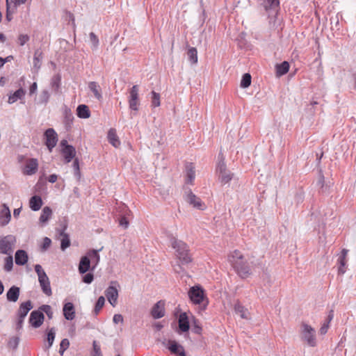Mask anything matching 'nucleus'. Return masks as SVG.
<instances>
[{"label": "nucleus", "mask_w": 356, "mask_h": 356, "mask_svg": "<svg viewBox=\"0 0 356 356\" xmlns=\"http://www.w3.org/2000/svg\"><path fill=\"white\" fill-rule=\"evenodd\" d=\"M11 219V213L6 204H3L0 210V226L5 227Z\"/></svg>", "instance_id": "nucleus-17"}, {"label": "nucleus", "mask_w": 356, "mask_h": 356, "mask_svg": "<svg viewBox=\"0 0 356 356\" xmlns=\"http://www.w3.org/2000/svg\"><path fill=\"white\" fill-rule=\"evenodd\" d=\"M76 115L79 118L87 119L90 117V111L86 104H80L76 108Z\"/></svg>", "instance_id": "nucleus-29"}, {"label": "nucleus", "mask_w": 356, "mask_h": 356, "mask_svg": "<svg viewBox=\"0 0 356 356\" xmlns=\"http://www.w3.org/2000/svg\"><path fill=\"white\" fill-rule=\"evenodd\" d=\"M252 77L249 73H245L241 78L240 86L243 88H247L251 85Z\"/></svg>", "instance_id": "nucleus-46"}, {"label": "nucleus", "mask_w": 356, "mask_h": 356, "mask_svg": "<svg viewBox=\"0 0 356 356\" xmlns=\"http://www.w3.org/2000/svg\"><path fill=\"white\" fill-rule=\"evenodd\" d=\"M88 88L93 93L95 98L98 100L102 99V89L98 83L95 81H90L88 83Z\"/></svg>", "instance_id": "nucleus-33"}, {"label": "nucleus", "mask_w": 356, "mask_h": 356, "mask_svg": "<svg viewBox=\"0 0 356 356\" xmlns=\"http://www.w3.org/2000/svg\"><path fill=\"white\" fill-rule=\"evenodd\" d=\"M190 300L194 305H203V309H205L209 304L206 291L200 284L191 286L188 292Z\"/></svg>", "instance_id": "nucleus-3"}, {"label": "nucleus", "mask_w": 356, "mask_h": 356, "mask_svg": "<svg viewBox=\"0 0 356 356\" xmlns=\"http://www.w3.org/2000/svg\"><path fill=\"white\" fill-rule=\"evenodd\" d=\"M51 240L49 237H44L40 246L42 251H46L51 245Z\"/></svg>", "instance_id": "nucleus-57"}, {"label": "nucleus", "mask_w": 356, "mask_h": 356, "mask_svg": "<svg viewBox=\"0 0 356 356\" xmlns=\"http://www.w3.org/2000/svg\"><path fill=\"white\" fill-rule=\"evenodd\" d=\"M195 168L193 165V163H187L186 165V177H187V182L191 183L195 176Z\"/></svg>", "instance_id": "nucleus-41"}, {"label": "nucleus", "mask_w": 356, "mask_h": 356, "mask_svg": "<svg viewBox=\"0 0 356 356\" xmlns=\"http://www.w3.org/2000/svg\"><path fill=\"white\" fill-rule=\"evenodd\" d=\"M108 142L115 147H118L120 145V141L116 134V130L111 128L107 135Z\"/></svg>", "instance_id": "nucleus-31"}, {"label": "nucleus", "mask_w": 356, "mask_h": 356, "mask_svg": "<svg viewBox=\"0 0 356 356\" xmlns=\"http://www.w3.org/2000/svg\"><path fill=\"white\" fill-rule=\"evenodd\" d=\"M116 283V282H111V284L105 291V296L113 307L116 305L118 298V291L116 286L113 285Z\"/></svg>", "instance_id": "nucleus-12"}, {"label": "nucleus", "mask_w": 356, "mask_h": 356, "mask_svg": "<svg viewBox=\"0 0 356 356\" xmlns=\"http://www.w3.org/2000/svg\"><path fill=\"white\" fill-rule=\"evenodd\" d=\"M17 242L14 235L8 234L0 236V253L3 254H11Z\"/></svg>", "instance_id": "nucleus-6"}, {"label": "nucleus", "mask_w": 356, "mask_h": 356, "mask_svg": "<svg viewBox=\"0 0 356 356\" xmlns=\"http://www.w3.org/2000/svg\"><path fill=\"white\" fill-rule=\"evenodd\" d=\"M26 95V90L23 88H19L13 94L8 96V103L12 104L17 100H22Z\"/></svg>", "instance_id": "nucleus-27"}, {"label": "nucleus", "mask_w": 356, "mask_h": 356, "mask_svg": "<svg viewBox=\"0 0 356 356\" xmlns=\"http://www.w3.org/2000/svg\"><path fill=\"white\" fill-rule=\"evenodd\" d=\"M63 314L66 320H73L75 317V308L74 304L71 302H65L63 305Z\"/></svg>", "instance_id": "nucleus-20"}, {"label": "nucleus", "mask_w": 356, "mask_h": 356, "mask_svg": "<svg viewBox=\"0 0 356 356\" xmlns=\"http://www.w3.org/2000/svg\"><path fill=\"white\" fill-rule=\"evenodd\" d=\"M3 269L6 272H10L13 268V257L12 254H8L4 259Z\"/></svg>", "instance_id": "nucleus-45"}, {"label": "nucleus", "mask_w": 356, "mask_h": 356, "mask_svg": "<svg viewBox=\"0 0 356 356\" xmlns=\"http://www.w3.org/2000/svg\"><path fill=\"white\" fill-rule=\"evenodd\" d=\"M190 330V321L188 316L186 312H182L178 317V327L175 331L179 334L188 332Z\"/></svg>", "instance_id": "nucleus-11"}, {"label": "nucleus", "mask_w": 356, "mask_h": 356, "mask_svg": "<svg viewBox=\"0 0 356 356\" xmlns=\"http://www.w3.org/2000/svg\"><path fill=\"white\" fill-rule=\"evenodd\" d=\"M300 337L310 347L316 346V330L311 325L302 322L300 325Z\"/></svg>", "instance_id": "nucleus-4"}, {"label": "nucleus", "mask_w": 356, "mask_h": 356, "mask_svg": "<svg viewBox=\"0 0 356 356\" xmlns=\"http://www.w3.org/2000/svg\"><path fill=\"white\" fill-rule=\"evenodd\" d=\"M104 304H105L104 297L102 296H99L98 298V299L97 300L95 305V308L93 310V313L95 315L97 316L99 313L100 310L102 309Z\"/></svg>", "instance_id": "nucleus-44"}, {"label": "nucleus", "mask_w": 356, "mask_h": 356, "mask_svg": "<svg viewBox=\"0 0 356 356\" xmlns=\"http://www.w3.org/2000/svg\"><path fill=\"white\" fill-rule=\"evenodd\" d=\"M52 215V210L49 207H44L42 211V213L40 217V222L42 224L47 223L50 219Z\"/></svg>", "instance_id": "nucleus-34"}, {"label": "nucleus", "mask_w": 356, "mask_h": 356, "mask_svg": "<svg viewBox=\"0 0 356 356\" xmlns=\"http://www.w3.org/2000/svg\"><path fill=\"white\" fill-rule=\"evenodd\" d=\"M289 63L287 61H283L280 64H276L275 70H276V76L280 77L284 74H286L289 70Z\"/></svg>", "instance_id": "nucleus-30"}, {"label": "nucleus", "mask_w": 356, "mask_h": 356, "mask_svg": "<svg viewBox=\"0 0 356 356\" xmlns=\"http://www.w3.org/2000/svg\"><path fill=\"white\" fill-rule=\"evenodd\" d=\"M234 312L238 314L242 318L247 319L248 310L245 309L239 301H237L234 305Z\"/></svg>", "instance_id": "nucleus-37"}, {"label": "nucleus", "mask_w": 356, "mask_h": 356, "mask_svg": "<svg viewBox=\"0 0 356 356\" xmlns=\"http://www.w3.org/2000/svg\"><path fill=\"white\" fill-rule=\"evenodd\" d=\"M92 266H91L90 259L87 254L84 256H82L81 257L78 268L79 273L83 275L88 271H92Z\"/></svg>", "instance_id": "nucleus-18"}, {"label": "nucleus", "mask_w": 356, "mask_h": 356, "mask_svg": "<svg viewBox=\"0 0 356 356\" xmlns=\"http://www.w3.org/2000/svg\"><path fill=\"white\" fill-rule=\"evenodd\" d=\"M138 91L139 88L137 85L133 86L129 90V107L134 111H138L140 105Z\"/></svg>", "instance_id": "nucleus-9"}, {"label": "nucleus", "mask_w": 356, "mask_h": 356, "mask_svg": "<svg viewBox=\"0 0 356 356\" xmlns=\"http://www.w3.org/2000/svg\"><path fill=\"white\" fill-rule=\"evenodd\" d=\"M219 161L216 165V173L218 177V181L222 185L228 184L234 177V173L227 169L224 158L220 154L218 155Z\"/></svg>", "instance_id": "nucleus-5"}, {"label": "nucleus", "mask_w": 356, "mask_h": 356, "mask_svg": "<svg viewBox=\"0 0 356 356\" xmlns=\"http://www.w3.org/2000/svg\"><path fill=\"white\" fill-rule=\"evenodd\" d=\"M317 185L320 187L321 188V193H325L327 191V185L325 184V177H324V175H323V172L321 170L319 171V175H318V180L317 181Z\"/></svg>", "instance_id": "nucleus-47"}, {"label": "nucleus", "mask_w": 356, "mask_h": 356, "mask_svg": "<svg viewBox=\"0 0 356 356\" xmlns=\"http://www.w3.org/2000/svg\"><path fill=\"white\" fill-rule=\"evenodd\" d=\"M24 319H25V318L17 316L16 330L17 332H19L20 330L22 329Z\"/></svg>", "instance_id": "nucleus-62"}, {"label": "nucleus", "mask_w": 356, "mask_h": 356, "mask_svg": "<svg viewBox=\"0 0 356 356\" xmlns=\"http://www.w3.org/2000/svg\"><path fill=\"white\" fill-rule=\"evenodd\" d=\"M150 314L153 318L159 319L165 316V301L159 300L154 305Z\"/></svg>", "instance_id": "nucleus-13"}, {"label": "nucleus", "mask_w": 356, "mask_h": 356, "mask_svg": "<svg viewBox=\"0 0 356 356\" xmlns=\"http://www.w3.org/2000/svg\"><path fill=\"white\" fill-rule=\"evenodd\" d=\"M67 227V224H64L61 229L57 230L59 236L62 237L60 239V249L63 251H65L71 245L70 236L65 232Z\"/></svg>", "instance_id": "nucleus-15"}, {"label": "nucleus", "mask_w": 356, "mask_h": 356, "mask_svg": "<svg viewBox=\"0 0 356 356\" xmlns=\"http://www.w3.org/2000/svg\"><path fill=\"white\" fill-rule=\"evenodd\" d=\"M72 167L74 169V177L79 180L81 179V171L79 167V161L78 158H74L72 163Z\"/></svg>", "instance_id": "nucleus-48"}, {"label": "nucleus", "mask_w": 356, "mask_h": 356, "mask_svg": "<svg viewBox=\"0 0 356 356\" xmlns=\"http://www.w3.org/2000/svg\"><path fill=\"white\" fill-rule=\"evenodd\" d=\"M29 260V255L24 250H17L15 254V262L18 266H24Z\"/></svg>", "instance_id": "nucleus-23"}, {"label": "nucleus", "mask_w": 356, "mask_h": 356, "mask_svg": "<svg viewBox=\"0 0 356 356\" xmlns=\"http://www.w3.org/2000/svg\"><path fill=\"white\" fill-rule=\"evenodd\" d=\"M151 102L152 106L154 107H158L160 106V94L152 90L151 92Z\"/></svg>", "instance_id": "nucleus-49"}, {"label": "nucleus", "mask_w": 356, "mask_h": 356, "mask_svg": "<svg viewBox=\"0 0 356 356\" xmlns=\"http://www.w3.org/2000/svg\"><path fill=\"white\" fill-rule=\"evenodd\" d=\"M38 163L36 159H31L26 164V174L33 175L38 170Z\"/></svg>", "instance_id": "nucleus-32"}, {"label": "nucleus", "mask_w": 356, "mask_h": 356, "mask_svg": "<svg viewBox=\"0 0 356 356\" xmlns=\"http://www.w3.org/2000/svg\"><path fill=\"white\" fill-rule=\"evenodd\" d=\"M19 343V337H13L10 338L8 346L13 349H16Z\"/></svg>", "instance_id": "nucleus-54"}, {"label": "nucleus", "mask_w": 356, "mask_h": 356, "mask_svg": "<svg viewBox=\"0 0 356 356\" xmlns=\"http://www.w3.org/2000/svg\"><path fill=\"white\" fill-rule=\"evenodd\" d=\"M63 124L66 130H70L72 127L74 120V116L70 108L65 106L63 111Z\"/></svg>", "instance_id": "nucleus-24"}, {"label": "nucleus", "mask_w": 356, "mask_h": 356, "mask_svg": "<svg viewBox=\"0 0 356 356\" xmlns=\"http://www.w3.org/2000/svg\"><path fill=\"white\" fill-rule=\"evenodd\" d=\"M61 154L63 156L64 162L68 163L71 162L76 156V149L74 146H67V148L61 149Z\"/></svg>", "instance_id": "nucleus-25"}, {"label": "nucleus", "mask_w": 356, "mask_h": 356, "mask_svg": "<svg viewBox=\"0 0 356 356\" xmlns=\"http://www.w3.org/2000/svg\"><path fill=\"white\" fill-rule=\"evenodd\" d=\"M186 202L189 203L191 205H193L194 208L197 209L203 210L204 204L201 200V199L197 197L191 190L188 191V193L186 195Z\"/></svg>", "instance_id": "nucleus-16"}, {"label": "nucleus", "mask_w": 356, "mask_h": 356, "mask_svg": "<svg viewBox=\"0 0 356 356\" xmlns=\"http://www.w3.org/2000/svg\"><path fill=\"white\" fill-rule=\"evenodd\" d=\"M49 97L50 94L49 90L47 89L43 90L38 96V99H35L36 104L40 105H46L49 102Z\"/></svg>", "instance_id": "nucleus-35"}, {"label": "nucleus", "mask_w": 356, "mask_h": 356, "mask_svg": "<svg viewBox=\"0 0 356 356\" xmlns=\"http://www.w3.org/2000/svg\"><path fill=\"white\" fill-rule=\"evenodd\" d=\"M20 295V288L13 285L10 286L6 292V299L8 302H16Z\"/></svg>", "instance_id": "nucleus-21"}, {"label": "nucleus", "mask_w": 356, "mask_h": 356, "mask_svg": "<svg viewBox=\"0 0 356 356\" xmlns=\"http://www.w3.org/2000/svg\"><path fill=\"white\" fill-rule=\"evenodd\" d=\"M166 236L168 238L172 248L175 250L176 255L181 264L177 265L179 270L175 268L177 272H179L181 269V265H186L192 261V259L188 253V247L186 243L181 240H178L170 233H166Z\"/></svg>", "instance_id": "nucleus-1"}, {"label": "nucleus", "mask_w": 356, "mask_h": 356, "mask_svg": "<svg viewBox=\"0 0 356 356\" xmlns=\"http://www.w3.org/2000/svg\"><path fill=\"white\" fill-rule=\"evenodd\" d=\"M44 145L49 152L56 147L58 142V134L53 128H48L44 132Z\"/></svg>", "instance_id": "nucleus-8"}, {"label": "nucleus", "mask_w": 356, "mask_h": 356, "mask_svg": "<svg viewBox=\"0 0 356 356\" xmlns=\"http://www.w3.org/2000/svg\"><path fill=\"white\" fill-rule=\"evenodd\" d=\"M162 345L166 346L169 351L177 356H186L184 347L175 340L163 339L161 341Z\"/></svg>", "instance_id": "nucleus-7"}, {"label": "nucleus", "mask_w": 356, "mask_h": 356, "mask_svg": "<svg viewBox=\"0 0 356 356\" xmlns=\"http://www.w3.org/2000/svg\"><path fill=\"white\" fill-rule=\"evenodd\" d=\"M90 41L92 43V49L96 50L99 46V39L95 33L91 32L89 34Z\"/></svg>", "instance_id": "nucleus-51"}, {"label": "nucleus", "mask_w": 356, "mask_h": 356, "mask_svg": "<svg viewBox=\"0 0 356 356\" xmlns=\"http://www.w3.org/2000/svg\"><path fill=\"white\" fill-rule=\"evenodd\" d=\"M56 337V330L54 327L50 328L47 333V345L45 346V350H48L50 348L54 341Z\"/></svg>", "instance_id": "nucleus-36"}, {"label": "nucleus", "mask_w": 356, "mask_h": 356, "mask_svg": "<svg viewBox=\"0 0 356 356\" xmlns=\"http://www.w3.org/2000/svg\"><path fill=\"white\" fill-rule=\"evenodd\" d=\"M94 280V275L92 272H89L88 273H85V275L82 277V281L86 284H91Z\"/></svg>", "instance_id": "nucleus-56"}, {"label": "nucleus", "mask_w": 356, "mask_h": 356, "mask_svg": "<svg viewBox=\"0 0 356 356\" xmlns=\"http://www.w3.org/2000/svg\"><path fill=\"white\" fill-rule=\"evenodd\" d=\"M38 282L42 291L47 296H50L52 294V291L50 286V281L47 274L42 276L40 275L38 277Z\"/></svg>", "instance_id": "nucleus-19"}, {"label": "nucleus", "mask_w": 356, "mask_h": 356, "mask_svg": "<svg viewBox=\"0 0 356 356\" xmlns=\"http://www.w3.org/2000/svg\"><path fill=\"white\" fill-rule=\"evenodd\" d=\"M42 313H45L49 319L53 318V312L51 307L49 305H42L40 307Z\"/></svg>", "instance_id": "nucleus-50"}, {"label": "nucleus", "mask_w": 356, "mask_h": 356, "mask_svg": "<svg viewBox=\"0 0 356 356\" xmlns=\"http://www.w3.org/2000/svg\"><path fill=\"white\" fill-rule=\"evenodd\" d=\"M187 56L191 64L197 63V51L195 47H190L187 51Z\"/></svg>", "instance_id": "nucleus-42"}, {"label": "nucleus", "mask_w": 356, "mask_h": 356, "mask_svg": "<svg viewBox=\"0 0 356 356\" xmlns=\"http://www.w3.org/2000/svg\"><path fill=\"white\" fill-rule=\"evenodd\" d=\"M123 316L120 314H116L113 316V321L115 324L123 322Z\"/></svg>", "instance_id": "nucleus-64"}, {"label": "nucleus", "mask_w": 356, "mask_h": 356, "mask_svg": "<svg viewBox=\"0 0 356 356\" xmlns=\"http://www.w3.org/2000/svg\"><path fill=\"white\" fill-rule=\"evenodd\" d=\"M43 204L42 197L39 195H35L29 200V207L33 211H37L40 209Z\"/></svg>", "instance_id": "nucleus-28"}, {"label": "nucleus", "mask_w": 356, "mask_h": 356, "mask_svg": "<svg viewBox=\"0 0 356 356\" xmlns=\"http://www.w3.org/2000/svg\"><path fill=\"white\" fill-rule=\"evenodd\" d=\"M261 5L269 15H276L280 10V0H264Z\"/></svg>", "instance_id": "nucleus-14"}, {"label": "nucleus", "mask_w": 356, "mask_h": 356, "mask_svg": "<svg viewBox=\"0 0 356 356\" xmlns=\"http://www.w3.org/2000/svg\"><path fill=\"white\" fill-rule=\"evenodd\" d=\"M44 320V315L42 313L40 307L38 309L33 310L29 316V323L34 328L40 327Z\"/></svg>", "instance_id": "nucleus-10"}, {"label": "nucleus", "mask_w": 356, "mask_h": 356, "mask_svg": "<svg viewBox=\"0 0 356 356\" xmlns=\"http://www.w3.org/2000/svg\"><path fill=\"white\" fill-rule=\"evenodd\" d=\"M70 341L67 339H63L60 343L59 354L63 355L64 352L69 348Z\"/></svg>", "instance_id": "nucleus-53"}, {"label": "nucleus", "mask_w": 356, "mask_h": 356, "mask_svg": "<svg viewBox=\"0 0 356 356\" xmlns=\"http://www.w3.org/2000/svg\"><path fill=\"white\" fill-rule=\"evenodd\" d=\"M29 40V36L26 34H20L18 37V42L20 46L24 45Z\"/></svg>", "instance_id": "nucleus-59"}, {"label": "nucleus", "mask_w": 356, "mask_h": 356, "mask_svg": "<svg viewBox=\"0 0 356 356\" xmlns=\"http://www.w3.org/2000/svg\"><path fill=\"white\" fill-rule=\"evenodd\" d=\"M42 59V52L40 49H38L34 52L33 56V67L37 70L40 68Z\"/></svg>", "instance_id": "nucleus-39"}, {"label": "nucleus", "mask_w": 356, "mask_h": 356, "mask_svg": "<svg viewBox=\"0 0 356 356\" xmlns=\"http://www.w3.org/2000/svg\"><path fill=\"white\" fill-rule=\"evenodd\" d=\"M102 250V248L99 250H95L92 249L88 251L86 253L88 257L90 259V263L93 264V266L92 267V270H94L97 266L98 263L100 260V256L99 254V252Z\"/></svg>", "instance_id": "nucleus-26"}, {"label": "nucleus", "mask_w": 356, "mask_h": 356, "mask_svg": "<svg viewBox=\"0 0 356 356\" xmlns=\"http://www.w3.org/2000/svg\"><path fill=\"white\" fill-rule=\"evenodd\" d=\"M193 332L196 334H200L202 332V327L199 325V321L195 318H193Z\"/></svg>", "instance_id": "nucleus-60"}, {"label": "nucleus", "mask_w": 356, "mask_h": 356, "mask_svg": "<svg viewBox=\"0 0 356 356\" xmlns=\"http://www.w3.org/2000/svg\"><path fill=\"white\" fill-rule=\"evenodd\" d=\"M61 84V75L60 74H55L51 81V86L54 92H58Z\"/></svg>", "instance_id": "nucleus-40"}, {"label": "nucleus", "mask_w": 356, "mask_h": 356, "mask_svg": "<svg viewBox=\"0 0 356 356\" xmlns=\"http://www.w3.org/2000/svg\"><path fill=\"white\" fill-rule=\"evenodd\" d=\"M17 5L13 4V8L10 6V0H6V19L8 22H10L13 19L12 15L15 13L17 9Z\"/></svg>", "instance_id": "nucleus-43"}, {"label": "nucleus", "mask_w": 356, "mask_h": 356, "mask_svg": "<svg viewBox=\"0 0 356 356\" xmlns=\"http://www.w3.org/2000/svg\"><path fill=\"white\" fill-rule=\"evenodd\" d=\"M237 274L243 279L251 275V268L249 264L243 260V256L239 251L235 250L229 259Z\"/></svg>", "instance_id": "nucleus-2"}, {"label": "nucleus", "mask_w": 356, "mask_h": 356, "mask_svg": "<svg viewBox=\"0 0 356 356\" xmlns=\"http://www.w3.org/2000/svg\"><path fill=\"white\" fill-rule=\"evenodd\" d=\"M33 309V304L30 300L22 302L17 312V316L26 318L29 311Z\"/></svg>", "instance_id": "nucleus-22"}, {"label": "nucleus", "mask_w": 356, "mask_h": 356, "mask_svg": "<svg viewBox=\"0 0 356 356\" xmlns=\"http://www.w3.org/2000/svg\"><path fill=\"white\" fill-rule=\"evenodd\" d=\"M34 270H35V273H37L38 277H40V275L42 276L46 274V273L42 268L41 265H40V264H35L34 266Z\"/></svg>", "instance_id": "nucleus-63"}, {"label": "nucleus", "mask_w": 356, "mask_h": 356, "mask_svg": "<svg viewBox=\"0 0 356 356\" xmlns=\"http://www.w3.org/2000/svg\"><path fill=\"white\" fill-rule=\"evenodd\" d=\"M338 262L339 264V266L338 268V273L340 275H343L346 272V260L343 259H338Z\"/></svg>", "instance_id": "nucleus-55"}, {"label": "nucleus", "mask_w": 356, "mask_h": 356, "mask_svg": "<svg viewBox=\"0 0 356 356\" xmlns=\"http://www.w3.org/2000/svg\"><path fill=\"white\" fill-rule=\"evenodd\" d=\"M118 220H119V225L121 227H124V229L128 227L129 222L128 219L127 218V217L124 215H120Z\"/></svg>", "instance_id": "nucleus-58"}, {"label": "nucleus", "mask_w": 356, "mask_h": 356, "mask_svg": "<svg viewBox=\"0 0 356 356\" xmlns=\"http://www.w3.org/2000/svg\"><path fill=\"white\" fill-rule=\"evenodd\" d=\"M334 21V26H332L331 29L332 30H336V31L339 30V29H340V27H339V20L337 16H336L334 18V17H331L330 18V23H331V24H333Z\"/></svg>", "instance_id": "nucleus-61"}, {"label": "nucleus", "mask_w": 356, "mask_h": 356, "mask_svg": "<svg viewBox=\"0 0 356 356\" xmlns=\"http://www.w3.org/2000/svg\"><path fill=\"white\" fill-rule=\"evenodd\" d=\"M333 317H334V312H333V310H331L327 317L326 321L324 322V323L322 325V326L321 327V328L319 330V332L321 334L323 335L327 333L328 327H329V324H330V321L332 320Z\"/></svg>", "instance_id": "nucleus-38"}, {"label": "nucleus", "mask_w": 356, "mask_h": 356, "mask_svg": "<svg viewBox=\"0 0 356 356\" xmlns=\"http://www.w3.org/2000/svg\"><path fill=\"white\" fill-rule=\"evenodd\" d=\"M91 356H103L100 346L96 341H94L92 343V350L91 352Z\"/></svg>", "instance_id": "nucleus-52"}]
</instances>
